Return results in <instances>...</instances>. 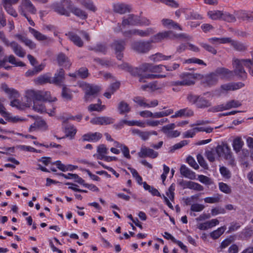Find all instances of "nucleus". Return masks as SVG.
<instances>
[{
  "instance_id": "obj_1",
  "label": "nucleus",
  "mask_w": 253,
  "mask_h": 253,
  "mask_svg": "<svg viewBox=\"0 0 253 253\" xmlns=\"http://www.w3.org/2000/svg\"><path fill=\"white\" fill-rule=\"evenodd\" d=\"M233 66L234 67V73L241 79H245L247 78V73L245 72L243 66L250 68L253 64V59H233Z\"/></svg>"
},
{
  "instance_id": "obj_2",
  "label": "nucleus",
  "mask_w": 253,
  "mask_h": 253,
  "mask_svg": "<svg viewBox=\"0 0 253 253\" xmlns=\"http://www.w3.org/2000/svg\"><path fill=\"white\" fill-rule=\"evenodd\" d=\"M186 100L192 105H195L198 109H205L211 106L210 100L202 95H198L192 93L187 94Z\"/></svg>"
},
{
  "instance_id": "obj_3",
  "label": "nucleus",
  "mask_w": 253,
  "mask_h": 253,
  "mask_svg": "<svg viewBox=\"0 0 253 253\" xmlns=\"http://www.w3.org/2000/svg\"><path fill=\"white\" fill-rule=\"evenodd\" d=\"M244 84L241 82L228 83L221 84L219 88L213 91V94L216 96H220L223 94H226L230 91H234L243 87Z\"/></svg>"
},
{
  "instance_id": "obj_4",
  "label": "nucleus",
  "mask_w": 253,
  "mask_h": 253,
  "mask_svg": "<svg viewBox=\"0 0 253 253\" xmlns=\"http://www.w3.org/2000/svg\"><path fill=\"white\" fill-rule=\"evenodd\" d=\"M216 153L219 158H223L227 160L229 165H235V160L232 156L230 147L225 143L217 145L215 148Z\"/></svg>"
},
{
  "instance_id": "obj_5",
  "label": "nucleus",
  "mask_w": 253,
  "mask_h": 253,
  "mask_svg": "<svg viewBox=\"0 0 253 253\" xmlns=\"http://www.w3.org/2000/svg\"><path fill=\"white\" fill-rule=\"evenodd\" d=\"M18 10L20 14L23 16H26L27 13L31 14H35L37 13V9L30 0H22Z\"/></svg>"
},
{
  "instance_id": "obj_6",
  "label": "nucleus",
  "mask_w": 253,
  "mask_h": 253,
  "mask_svg": "<svg viewBox=\"0 0 253 253\" xmlns=\"http://www.w3.org/2000/svg\"><path fill=\"white\" fill-rule=\"evenodd\" d=\"M85 92L84 100L86 102L91 101L92 99L96 97L100 90V88L93 84H85L83 85Z\"/></svg>"
},
{
  "instance_id": "obj_7",
  "label": "nucleus",
  "mask_w": 253,
  "mask_h": 253,
  "mask_svg": "<svg viewBox=\"0 0 253 253\" xmlns=\"http://www.w3.org/2000/svg\"><path fill=\"white\" fill-rule=\"evenodd\" d=\"M155 33L154 30L152 28H148L145 30L138 29H132L126 31L123 33V35L127 38L133 36H138L140 37H147Z\"/></svg>"
},
{
  "instance_id": "obj_8",
  "label": "nucleus",
  "mask_w": 253,
  "mask_h": 253,
  "mask_svg": "<svg viewBox=\"0 0 253 253\" xmlns=\"http://www.w3.org/2000/svg\"><path fill=\"white\" fill-rule=\"evenodd\" d=\"M150 41L147 42L135 41L131 44V48L138 53H146L151 49Z\"/></svg>"
},
{
  "instance_id": "obj_9",
  "label": "nucleus",
  "mask_w": 253,
  "mask_h": 253,
  "mask_svg": "<svg viewBox=\"0 0 253 253\" xmlns=\"http://www.w3.org/2000/svg\"><path fill=\"white\" fill-rule=\"evenodd\" d=\"M66 5L71 12L82 20H85L88 17L87 13L79 7L74 6L70 0H65Z\"/></svg>"
},
{
  "instance_id": "obj_10",
  "label": "nucleus",
  "mask_w": 253,
  "mask_h": 253,
  "mask_svg": "<svg viewBox=\"0 0 253 253\" xmlns=\"http://www.w3.org/2000/svg\"><path fill=\"white\" fill-rule=\"evenodd\" d=\"M176 36L175 33L171 31H164L155 35L151 37L150 41L151 43L159 42L164 39L173 40Z\"/></svg>"
},
{
  "instance_id": "obj_11",
  "label": "nucleus",
  "mask_w": 253,
  "mask_h": 253,
  "mask_svg": "<svg viewBox=\"0 0 253 253\" xmlns=\"http://www.w3.org/2000/svg\"><path fill=\"white\" fill-rule=\"evenodd\" d=\"M175 127V124L171 123L163 126L161 131L168 138H175L180 134V132L178 130H173Z\"/></svg>"
},
{
  "instance_id": "obj_12",
  "label": "nucleus",
  "mask_w": 253,
  "mask_h": 253,
  "mask_svg": "<svg viewBox=\"0 0 253 253\" xmlns=\"http://www.w3.org/2000/svg\"><path fill=\"white\" fill-rule=\"evenodd\" d=\"M140 23V17L134 14H129L127 16L124 17L122 25L124 27L127 26H137Z\"/></svg>"
},
{
  "instance_id": "obj_13",
  "label": "nucleus",
  "mask_w": 253,
  "mask_h": 253,
  "mask_svg": "<svg viewBox=\"0 0 253 253\" xmlns=\"http://www.w3.org/2000/svg\"><path fill=\"white\" fill-rule=\"evenodd\" d=\"M125 45L124 40L115 41L112 44V47L115 51L117 58L119 60H121L123 56L122 52L125 49Z\"/></svg>"
},
{
  "instance_id": "obj_14",
  "label": "nucleus",
  "mask_w": 253,
  "mask_h": 253,
  "mask_svg": "<svg viewBox=\"0 0 253 253\" xmlns=\"http://www.w3.org/2000/svg\"><path fill=\"white\" fill-rule=\"evenodd\" d=\"M158 152L144 146L141 147L140 151L138 153V155L140 158L149 157L155 159L158 156Z\"/></svg>"
},
{
  "instance_id": "obj_15",
  "label": "nucleus",
  "mask_w": 253,
  "mask_h": 253,
  "mask_svg": "<svg viewBox=\"0 0 253 253\" xmlns=\"http://www.w3.org/2000/svg\"><path fill=\"white\" fill-rule=\"evenodd\" d=\"M218 78L215 73H212L207 75L202 79V83L205 86H212L215 85L218 82Z\"/></svg>"
},
{
  "instance_id": "obj_16",
  "label": "nucleus",
  "mask_w": 253,
  "mask_h": 253,
  "mask_svg": "<svg viewBox=\"0 0 253 253\" xmlns=\"http://www.w3.org/2000/svg\"><path fill=\"white\" fill-rule=\"evenodd\" d=\"M131 9L130 5L125 3H117L113 4V11L120 14L129 12Z\"/></svg>"
},
{
  "instance_id": "obj_17",
  "label": "nucleus",
  "mask_w": 253,
  "mask_h": 253,
  "mask_svg": "<svg viewBox=\"0 0 253 253\" xmlns=\"http://www.w3.org/2000/svg\"><path fill=\"white\" fill-rule=\"evenodd\" d=\"M7 46H10L13 52L20 57H24L26 52L22 47L15 41L10 42Z\"/></svg>"
},
{
  "instance_id": "obj_18",
  "label": "nucleus",
  "mask_w": 253,
  "mask_h": 253,
  "mask_svg": "<svg viewBox=\"0 0 253 253\" xmlns=\"http://www.w3.org/2000/svg\"><path fill=\"white\" fill-rule=\"evenodd\" d=\"M26 97L28 99L32 100L33 102H37V101H41L42 91L34 89L27 90L26 91Z\"/></svg>"
},
{
  "instance_id": "obj_19",
  "label": "nucleus",
  "mask_w": 253,
  "mask_h": 253,
  "mask_svg": "<svg viewBox=\"0 0 253 253\" xmlns=\"http://www.w3.org/2000/svg\"><path fill=\"white\" fill-rule=\"evenodd\" d=\"M102 137L101 133L95 132L94 133L89 132L84 134L82 136L83 141H88L91 142H96L100 140Z\"/></svg>"
},
{
  "instance_id": "obj_20",
  "label": "nucleus",
  "mask_w": 253,
  "mask_h": 253,
  "mask_svg": "<svg viewBox=\"0 0 253 253\" xmlns=\"http://www.w3.org/2000/svg\"><path fill=\"white\" fill-rule=\"evenodd\" d=\"M180 185L184 189L189 188L199 191H202L204 189L203 187L201 185L191 181L183 180L180 182Z\"/></svg>"
},
{
  "instance_id": "obj_21",
  "label": "nucleus",
  "mask_w": 253,
  "mask_h": 253,
  "mask_svg": "<svg viewBox=\"0 0 253 253\" xmlns=\"http://www.w3.org/2000/svg\"><path fill=\"white\" fill-rule=\"evenodd\" d=\"M47 126L45 122L40 118L36 119L35 123L31 125L29 127L30 131H35L37 128L46 130Z\"/></svg>"
},
{
  "instance_id": "obj_22",
  "label": "nucleus",
  "mask_w": 253,
  "mask_h": 253,
  "mask_svg": "<svg viewBox=\"0 0 253 253\" xmlns=\"http://www.w3.org/2000/svg\"><path fill=\"white\" fill-rule=\"evenodd\" d=\"M65 73L63 69H60L57 73L54 74V76L52 78V84L57 85H61L65 79Z\"/></svg>"
},
{
  "instance_id": "obj_23",
  "label": "nucleus",
  "mask_w": 253,
  "mask_h": 253,
  "mask_svg": "<svg viewBox=\"0 0 253 253\" xmlns=\"http://www.w3.org/2000/svg\"><path fill=\"white\" fill-rule=\"evenodd\" d=\"M65 35L75 45L80 47L83 46L84 42L77 34L73 32H69Z\"/></svg>"
},
{
  "instance_id": "obj_24",
  "label": "nucleus",
  "mask_w": 253,
  "mask_h": 253,
  "mask_svg": "<svg viewBox=\"0 0 253 253\" xmlns=\"http://www.w3.org/2000/svg\"><path fill=\"white\" fill-rule=\"evenodd\" d=\"M66 2L65 0H62L61 3L54 6V10L58 14L69 17L70 16V11L65 8Z\"/></svg>"
},
{
  "instance_id": "obj_25",
  "label": "nucleus",
  "mask_w": 253,
  "mask_h": 253,
  "mask_svg": "<svg viewBox=\"0 0 253 253\" xmlns=\"http://www.w3.org/2000/svg\"><path fill=\"white\" fill-rule=\"evenodd\" d=\"M163 26L168 29L173 28L174 29L182 30L180 26L171 19L164 18L161 20Z\"/></svg>"
},
{
  "instance_id": "obj_26",
  "label": "nucleus",
  "mask_w": 253,
  "mask_h": 253,
  "mask_svg": "<svg viewBox=\"0 0 253 253\" xmlns=\"http://www.w3.org/2000/svg\"><path fill=\"white\" fill-rule=\"evenodd\" d=\"M29 32L33 35L35 38L39 41H48L51 42L52 40L48 37L43 35L36 29L31 27L29 28Z\"/></svg>"
},
{
  "instance_id": "obj_27",
  "label": "nucleus",
  "mask_w": 253,
  "mask_h": 253,
  "mask_svg": "<svg viewBox=\"0 0 253 253\" xmlns=\"http://www.w3.org/2000/svg\"><path fill=\"white\" fill-rule=\"evenodd\" d=\"M217 77L221 76L222 78H230L233 76V72L225 68H218L214 72Z\"/></svg>"
},
{
  "instance_id": "obj_28",
  "label": "nucleus",
  "mask_w": 253,
  "mask_h": 253,
  "mask_svg": "<svg viewBox=\"0 0 253 253\" xmlns=\"http://www.w3.org/2000/svg\"><path fill=\"white\" fill-rule=\"evenodd\" d=\"M97 152L98 154L97 159H104L105 161H109L108 156L106 155L108 154V149L106 148L105 145L100 144L97 147Z\"/></svg>"
},
{
  "instance_id": "obj_29",
  "label": "nucleus",
  "mask_w": 253,
  "mask_h": 253,
  "mask_svg": "<svg viewBox=\"0 0 253 253\" xmlns=\"http://www.w3.org/2000/svg\"><path fill=\"white\" fill-rule=\"evenodd\" d=\"M237 17L243 21H252L253 20V12L239 11L236 12Z\"/></svg>"
},
{
  "instance_id": "obj_30",
  "label": "nucleus",
  "mask_w": 253,
  "mask_h": 253,
  "mask_svg": "<svg viewBox=\"0 0 253 253\" xmlns=\"http://www.w3.org/2000/svg\"><path fill=\"white\" fill-rule=\"evenodd\" d=\"M15 37L30 49H34L36 48V44L30 39H28L26 37L19 34L15 35Z\"/></svg>"
},
{
  "instance_id": "obj_31",
  "label": "nucleus",
  "mask_w": 253,
  "mask_h": 253,
  "mask_svg": "<svg viewBox=\"0 0 253 253\" xmlns=\"http://www.w3.org/2000/svg\"><path fill=\"white\" fill-rule=\"evenodd\" d=\"M180 171L181 175L189 179H192L195 177V173L185 165H182L181 166Z\"/></svg>"
},
{
  "instance_id": "obj_32",
  "label": "nucleus",
  "mask_w": 253,
  "mask_h": 253,
  "mask_svg": "<svg viewBox=\"0 0 253 253\" xmlns=\"http://www.w3.org/2000/svg\"><path fill=\"white\" fill-rule=\"evenodd\" d=\"M57 60L59 65L60 66L69 67L71 65L68 58L64 53H61L59 54L57 56Z\"/></svg>"
},
{
  "instance_id": "obj_33",
  "label": "nucleus",
  "mask_w": 253,
  "mask_h": 253,
  "mask_svg": "<svg viewBox=\"0 0 253 253\" xmlns=\"http://www.w3.org/2000/svg\"><path fill=\"white\" fill-rule=\"evenodd\" d=\"M172 56H166L163 55L161 53H157L155 54L152 55L149 57L151 60L154 62H159L162 60H168L171 58Z\"/></svg>"
},
{
  "instance_id": "obj_34",
  "label": "nucleus",
  "mask_w": 253,
  "mask_h": 253,
  "mask_svg": "<svg viewBox=\"0 0 253 253\" xmlns=\"http://www.w3.org/2000/svg\"><path fill=\"white\" fill-rule=\"evenodd\" d=\"M118 109L121 115H124L130 112V107L126 102L122 101L118 104Z\"/></svg>"
},
{
  "instance_id": "obj_35",
  "label": "nucleus",
  "mask_w": 253,
  "mask_h": 253,
  "mask_svg": "<svg viewBox=\"0 0 253 253\" xmlns=\"http://www.w3.org/2000/svg\"><path fill=\"white\" fill-rule=\"evenodd\" d=\"M244 145V142L240 137H237L233 140V148L236 153H238L241 150Z\"/></svg>"
},
{
  "instance_id": "obj_36",
  "label": "nucleus",
  "mask_w": 253,
  "mask_h": 253,
  "mask_svg": "<svg viewBox=\"0 0 253 253\" xmlns=\"http://www.w3.org/2000/svg\"><path fill=\"white\" fill-rule=\"evenodd\" d=\"M80 3L86 9L95 12L97 10L96 7L90 0H79Z\"/></svg>"
},
{
  "instance_id": "obj_37",
  "label": "nucleus",
  "mask_w": 253,
  "mask_h": 253,
  "mask_svg": "<svg viewBox=\"0 0 253 253\" xmlns=\"http://www.w3.org/2000/svg\"><path fill=\"white\" fill-rule=\"evenodd\" d=\"M208 41L211 44L217 45L221 43H229L230 42V38H212L208 39Z\"/></svg>"
},
{
  "instance_id": "obj_38",
  "label": "nucleus",
  "mask_w": 253,
  "mask_h": 253,
  "mask_svg": "<svg viewBox=\"0 0 253 253\" xmlns=\"http://www.w3.org/2000/svg\"><path fill=\"white\" fill-rule=\"evenodd\" d=\"M229 43H231V45L235 50L239 51H245L247 48V46L245 44L238 41L232 40L231 39L230 42Z\"/></svg>"
},
{
  "instance_id": "obj_39",
  "label": "nucleus",
  "mask_w": 253,
  "mask_h": 253,
  "mask_svg": "<svg viewBox=\"0 0 253 253\" xmlns=\"http://www.w3.org/2000/svg\"><path fill=\"white\" fill-rule=\"evenodd\" d=\"M101 101L100 99L98 100V103L96 104H91L88 107V109L89 111H97L101 112L105 109V105H101Z\"/></svg>"
},
{
  "instance_id": "obj_40",
  "label": "nucleus",
  "mask_w": 253,
  "mask_h": 253,
  "mask_svg": "<svg viewBox=\"0 0 253 253\" xmlns=\"http://www.w3.org/2000/svg\"><path fill=\"white\" fill-rule=\"evenodd\" d=\"M223 11L211 10L208 12V15L212 20L222 19Z\"/></svg>"
},
{
  "instance_id": "obj_41",
  "label": "nucleus",
  "mask_w": 253,
  "mask_h": 253,
  "mask_svg": "<svg viewBox=\"0 0 253 253\" xmlns=\"http://www.w3.org/2000/svg\"><path fill=\"white\" fill-rule=\"evenodd\" d=\"M36 82L41 84L46 83L52 84V78L48 74H44L37 78L36 80Z\"/></svg>"
},
{
  "instance_id": "obj_42",
  "label": "nucleus",
  "mask_w": 253,
  "mask_h": 253,
  "mask_svg": "<svg viewBox=\"0 0 253 253\" xmlns=\"http://www.w3.org/2000/svg\"><path fill=\"white\" fill-rule=\"evenodd\" d=\"M61 95L62 97L67 101L71 100L73 98L71 91L65 85H63L62 87Z\"/></svg>"
},
{
  "instance_id": "obj_43",
  "label": "nucleus",
  "mask_w": 253,
  "mask_h": 253,
  "mask_svg": "<svg viewBox=\"0 0 253 253\" xmlns=\"http://www.w3.org/2000/svg\"><path fill=\"white\" fill-rule=\"evenodd\" d=\"M180 117H190L194 115V111L188 108L181 109L178 111Z\"/></svg>"
},
{
  "instance_id": "obj_44",
  "label": "nucleus",
  "mask_w": 253,
  "mask_h": 253,
  "mask_svg": "<svg viewBox=\"0 0 253 253\" xmlns=\"http://www.w3.org/2000/svg\"><path fill=\"white\" fill-rule=\"evenodd\" d=\"M221 196L218 194L214 195L213 197H206L204 199V201L207 203L214 204L220 201Z\"/></svg>"
},
{
  "instance_id": "obj_45",
  "label": "nucleus",
  "mask_w": 253,
  "mask_h": 253,
  "mask_svg": "<svg viewBox=\"0 0 253 253\" xmlns=\"http://www.w3.org/2000/svg\"><path fill=\"white\" fill-rule=\"evenodd\" d=\"M166 77V75H157L154 74H144L142 75L141 77L139 79L140 82H143V79H159L162 78H165Z\"/></svg>"
},
{
  "instance_id": "obj_46",
  "label": "nucleus",
  "mask_w": 253,
  "mask_h": 253,
  "mask_svg": "<svg viewBox=\"0 0 253 253\" xmlns=\"http://www.w3.org/2000/svg\"><path fill=\"white\" fill-rule=\"evenodd\" d=\"M143 186L144 188L146 190L149 191V192H150L152 195L157 196L159 197L161 196L160 193L157 189L155 188L154 187H151L149 185L147 184L146 182H143Z\"/></svg>"
},
{
  "instance_id": "obj_47",
  "label": "nucleus",
  "mask_w": 253,
  "mask_h": 253,
  "mask_svg": "<svg viewBox=\"0 0 253 253\" xmlns=\"http://www.w3.org/2000/svg\"><path fill=\"white\" fill-rule=\"evenodd\" d=\"M226 228L224 226L218 228L211 233V237L213 239H216L219 238L225 231Z\"/></svg>"
},
{
  "instance_id": "obj_48",
  "label": "nucleus",
  "mask_w": 253,
  "mask_h": 253,
  "mask_svg": "<svg viewBox=\"0 0 253 253\" xmlns=\"http://www.w3.org/2000/svg\"><path fill=\"white\" fill-rule=\"evenodd\" d=\"M7 62L14 65L15 66L23 67L25 65L21 61H16V59L13 55H10L7 57Z\"/></svg>"
},
{
  "instance_id": "obj_49",
  "label": "nucleus",
  "mask_w": 253,
  "mask_h": 253,
  "mask_svg": "<svg viewBox=\"0 0 253 253\" xmlns=\"http://www.w3.org/2000/svg\"><path fill=\"white\" fill-rule=\"evenodd\" d=\"M56 100V98L55 97H52L51 96L50 92L42 91L41 101H48L49 102H53Z\"/></svg>"
},
{
  "instance_id": "obj_50",
  "label": "nucleus",
  "mask_w": 253,
  "mask_h": 253,
  "mask_svg": "<svg viewBox=\"0 0 253 253\" xmlns=\"http://www.w3.org/2000/svg\"><path fill=\"white\" fill-rule=\"evenodd\" d=\"M125 125L130 126V121H128L126 119H122L120 120L118 123L114 125V127L116 129H121L124 127Z\"/></svg>"
},
{
  "instance_id": "obj_51",
  "label": "nucleus",
  "mask_w": 253,
  "mask_h": 253,
  "mask_svg": "<svg viewBox=\"0 0 253 253\" xmlns=\"http://www.w3.org/2000/svg\"><path fill=\"white\" fill-rule=\"evenodd\" d=\"M33 108L35 111L39 113H42L46 112L45 106L41 102H34Z\"/></svg>"
},
{
  "instance_id": "obj_52",
  "label": "nucleus",
  "mask_w": 253,
  "mask_h": 253,
  "mask_svg": "<svg viewBox=\"0 0 253 253\" xmlns=\"http://www.w3.org/2000/svg\"><path fill=\"white\" fill-rule=\"evenodd\" d=\"M215 149H212L210 150L206 151L205 155L208 160L211 162H213L215 160Z\"/></svg>"
},
{
  "instance_id": "obj_53",
  "label": "nucleus",
  "mask_w": 253,
  "mask_h": 253,
  "mask_svg": "<svg viewBox=\"0 0 253 253\" xmlns=\"http://www.w3.org/2000/svg\"><path fill=\"white\" fill-rule=\"evenodd\" d=\"M189 141L186 140H184L181 141L180 142L175 144L172 147L170 148L169 152L171 153H173L175 150L180 149L182 147L188 144Z\"/></svg>"
},
{
  "instance_id": "obj_54",
  "label": "nucleus",
  "mask_w": 253,
  "mask_h": 253,
  "mask_svg": "<svg viewBox=\"0 0 253 253\" xmlns=\"http://www.w3.org/2000/svg\"><path fill=\"white\" fill-rule=\"evenodd\" d=\"M10 105L12 107H14L19 110H23L25 107H29V105H27L26 104H23L21 103L18 100L14 99L13 101H11Z\"/></svg>"
},
{
  "instance_id": "obj_55",
  "label": "nucleus",
  "mask_w": 253,
  "mask_h": 253,
  "mask_svg": "<svg viewBox=\"0 0 253 253\" xmlns=\"http://www.w3.org/2000/svg\"><path fill=\"white\" fill-rule=\"evenodd\" d=\"M151 64L145 63L142 64L139 68V69H135V70H138V72L139 73H142L145 72H150L151 71Z\"/></svg>"
},
{
  "instance_id": "obj_56",
  "label": "nucleus",
  "mask_w": 253,
  "mask_h": 253,
  "mask_svg": "<svg viewBox=\"0 0 253 253\" xmlns=\"http://www.w3.org/2000/svg\"><path fill=\"white\" fill-rule=\"evenodd\" d=\"M226 105L225 104H222L220 105H218L215 106H213L209 109V112H218L222 111L224 110H227V109H226Z\"/></svg>"
},
{
  "instance_id": "obj_57",
  "label": "nucleus",
  "mask_w": 253,
  "mask_h": 253,
  "mask_svg": "<svg viewBox=\"0 0 253 253\" xmlns=\"http://www.w3.org/2000/svg\"><path fill=\"white\" fill-rule=\"evenodd\" d=\"M219 188L221 191L225 194H229L232 192L231 187L223 182H220L219 183Z\"/></svg>"
},
{
  "instance_id": "obj_58",
  "label": "nucleus",
  "mask_w": 253,
  "mask_h": 253,
  "mask_svg": "<svg viewBox=\"0 0 253 253\" xmlns=\"http://www.w3.org/2000/svg\"><path fill=\"white\" fill-rule=\"evenodd\" d=\"M77 72L78 75V78L82 79L86 78L89 75L87 69L85 67L81 68Z\"/></svg>"
},
{
  "instance_id": "obj_59",
  "label": "nucleus",
  "mask_w": 253,
  "mask_h": 253,
  "mask_svg": "<svg viewBox=\"0 0 253 253\" xmlns=\"http://www.w3.org/2000/svg\"><path fill=\"white\" fill-rule=\"evenodd\" d=\"M183 81L186 86L193 84L195 83L194 78L192 75L188 74L185 75L183 79Z\"/></svg>"
},
{
  "instance_id": "obj_60",
  "label": "nucleus",
  "mask_w": 253,
  "mask_h": 253,
  "mask_svg": "<svg viewBox=\"0 0 253 253\" xmlns=\"http://www.w3.org/2000/svg\"><path fill=\"white\" fill-rule=\"evenodd\" d=\"M200 45L207 51L213 54H216V50L211 45L205 42H201L200 43Z\"/></svg>"
},
{
  "instance_id": "obj_61",
  "label": "nucleus",
  "mask_w": 253,
  "mask_h": 253,
  "mask_svg": "<svg viewBox=\"0 0 253 253\" xmlns=\"http://www.w3.org/2000/svg\"><path fill=\"white\" fill-rule=\"evenodd\" d=\"M226 109H230L232 108H237L241 105V103L237 100H232L226 103Z\"/></svg>"
},
{
  "instance_id": "obj_62",
  "label": "nucleus",
  "mask_w": 253,
  "mask_h": 253,
  "mask_svg": "<svg viewBox=\"0 0 253 253\" xmlns=\"http://www.w3.org/2000/svg\"><path fill=\"white\" fill-rule=\"evenodd\" d=\"M228 22H234L236 21L235 17L227 12H224L222 16V19Z\"/></svg>"
},
{
  "instance_id": "obj_63",
  "label": "nucleus",
  "mask_w": 253,
  "mask_h": 253,
  "mask_svg": "<svg viewBox=\"0 0 253 253\" xmlns=\"http://www.w3.org/2000/svg\"><path fill=\"white\" fill-rule=\"evenodd\" d=\"M100 125H107L114 123V120L108 117H99Z\"/></svg>"
},
{
  "instance_id": "obj_64",
  "label": "nucleus",
  "mask_w": 253,
  "mask_h": 253,
  "mask_svg": "<svg viewBox=\"0 0 253 253\" xmlns=\"http://www.w3.org/2000/svg\"><path fill=\"white\" fill-rule=\"evenodd\" d=\"M133 101L139 105L140 106L146 107V103L145 99L140 96L135 97L133 99Z\"/></svg>"
}]
</instances>
